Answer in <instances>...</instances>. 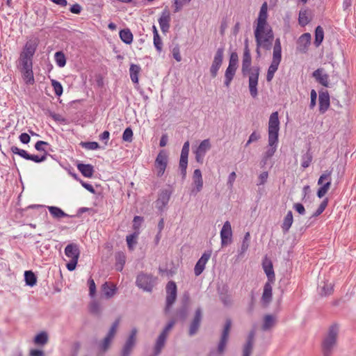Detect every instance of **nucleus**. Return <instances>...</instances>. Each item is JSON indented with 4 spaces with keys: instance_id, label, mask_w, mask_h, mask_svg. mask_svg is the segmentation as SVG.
I'll list each match as a JSON object with an SVG mask.
<instances>
[{
    "instance_id": "obj_51",
    "label": "nucleus",
    "mask_w": 356,
    "mask_h": 356,
    "mask_svg": "<svg viewBox=\"0 0 356 356\" xmlns=\"http://www.w3.org/2000/svg\"><path fill=\"white\" fill-rule=\"evenodd\" d=\"M299 24L304 26L309 22V19L307 16V12L306 10H300L298 16Z\"/></svg>"
},
{
    "instance_id": "obj_40",
    "label": "nucleus",
    "mask_w": 356,
    "mask_h": 356,
    "mask_svg": "<svg viewBox=\"0 0 356 356\" xmlns=\"http://www.w3.org/2000/svg\"><path fill=\"white\" fill-rule=\"evenodd\" d=\"M120 38L125 44H130L133 41V34L129 29H122L119 33Z\"/></svg>"
},
{
    "instance_id": "obj_11",
    "label": "nucleus",
    "mask_w": 356,
    "mask_h": 356,
    "mask_svg": "<svg viewBox=\"0 0 356 356\" xmlns=\"http://www.w3.org/2000/svg\"><path fill=\"white\" fill-rule=\"evenodd\" d=\"M165 313H168L177 298V285L175 282L170 281L166 285Z\"/></svg>"
},
{
    "instance_id": "obj_18",
    "label": "nucleus",
    "mask_w": 356,
    "mask_h": 356,
    "mask_svg": "<svg viewBox=\"0 0 356 356\" xmlns=\"http://www.w3.org/2000/svg\"><path fill=\"white\" fill-rule=\"evenodd\" d=\"M211 145L209 139L203 140L196 149L194 151L195 160L200 163H202L206 153L211 149Z\"/></svg>"
},
{
    "instance_id": "obj_35",
    "label": "nucleus",
    "mask_w": 356,
    "mask_h": 356,
    "mask_svg": "<svg viewBox=\"0 0 356 356\" xmlns=\"http://www.w3.org/2000/svg\"><path fill=\"white\" fill-rule=\"evenodd\" d=\"M48 210L50 214L54 218L60 219L65 217H68L69 215L65 213L60 208L54 207V206H49Z\"/></svg>"
},
{
    "instance_id": "obj_33",
    "label": "nucleus",
    "mask_w": 356,
    "mask_h": 356,
    "mask_svg": "<svg viewBox=\"0 0 356 356\" xmlns=\"http://www.w3.org/2000/svg\"><path fill=\"white\" fill-rule=\"evenodd\" d=\"M237 68L234 67H229L228 66L225 70V81H224V85L226 87H229L231 82L232 81L236 72Z\"/></svg>"
},
{
    "instance_id": "obj_14",
    "label": "nucleus",
    "mask_w": 356,
    "mask_h": 356,
    "mask_svg": "<svg viewBox=\"0 0 356 356\" xmlns=\"http://www.w3.org/2000/svg\"><path fill=\"white\" fill-rule=\"evenodd\" d=\"M224 49L220 47L217 49L212 64L210 67V74L212 78H215L220 68L223 61Z\"/></svg>"
},
{
    "instance_id": "obj_58",
    "label": "nucleus",
    "mask_w": 356,
    "mask_h": 356,
    "mask_svg": "<svg viewBox=\"0 0 356 356\" xmlns=\"http://www.w3.org/2000/svg\"><path fill=\"white\" fill-rule=\"evenodd\" d=\"M143 221V217H140V216H136L134 218V220H133V228L135 231H138L140 232V227L141 226V224Z\"/></svg>"
},
{
    "instance_id": "obj_45",
    "label": "nucleus",
    "mask_w": 356,
    "mask_h": 356,
    "mask_svg": "<svg viewBox=\"0 0 356 356\" xmlns=\"http://www.w3.org/2000/svg\"><path fill=\"white\" fill-rule=\"evenodd\" d=\"M24 279L26 285L33 286L37 282V278L35 274L31 270H26L24 273Z\"/></svg>"
},
{
    "instance_id": "obj_44",
    "label": "nucleus",
    "mask_w": 356,
    "mask_h": 356,
    "mask_svg": "<svg viewBox=\"0 0 356 356\" xmlns=\"http://www.w3.org/2000/svg\"><path fill=\"white\" fill-rule=\"evenodd\" d=\"M324 38V31L321 26H318L315 29L314 44L318 47L323 42Z\"/></svg>"
},
{
    "instance_id": "obj_36",
    "label": "nucleus",
    "mask_w": 356,
    "mask_h": 356,
    "mask_svg": "<svg viewBox=\"0 0 356 356\" xmlns=\"http://www.w3.org/2000/svg\"><path fill=\"white\" fill-rule=\"evenodd\" d=\"M126 262V256L124 252H119L115 254V269L122 271Z\"/></svg>"
},
{
    "instance_id": "obj_52",
    "label": "nucleus",
    "mask_w": 356,
    "mask_h": 356,
    "mask_svg": "<svg viewBox=\"0 0 356 356\" xmlns=\"http://www.w3.org/2000/svg\"><path fill=\"white\" fill-rule=\"evenodd\" d=\"M328 204V200L327 198L324 199L321 204L318 206V209L315 211V212L313 213V217H317L320 216L325 209Z\"/></svg>"
},
{
    "instance_id": "obj_28",
    "label": "nucleus",
    "mask_w": 356,
    "mask_h": 356,
    "mask_svg": "<svg viewBox=\"0 0 356 356\" xmlns=\"http://www.w3.org/2000/svg\"><path fill=\"white\" fill-rule=\"evenodd\" d=\"M273 282H266L264 286V291L261 296V302L264 305H268L272 300L273 296Z\"/></svg>"
},
{
    "instance_id": "obj_46",
    "label": "nucleus",
    "mask_w": 356,
    "mask_h": 356,
    "mask_svg": "<svg viewBox=\"0 0 356 356\" xmlns=\"http://www.w3.org/2000/svg\"><path fill=\"white\" fill-rule=\"evenodd\" d=\"M312 154L311 153L310 150L308 149L306 153L302 154L301 158V166L303 168H307L309 166L312 161Z\"/></svg>"
},
{
    "instance_id": "obj_13",
    "label": "nucleus",
    "mask_w": 356,
    "mask_h": 356,
    "mask_svg": "<svg viewBox=\"0 0 356 356\" xmlns=\"http://www.w3.org/2000/svg\"><path fill=\"white\" fill-rule=\"evenodd\" d=\"M137 332L138 330L136 327L131 330L129 337L122 348L120 356H130L136 345Z\"/></svg>"
},
{
    "instance_id": "obj_24",
    "label": "nucleus",
    "mask_w": 356,
    "mask_h": 356,
    "mask_svg": "<svg viewBox=\"0 0 356 356\" xmlns=\"http://www.w3.org/2000/svg\"><path fill=\"white\" fill-rule=\"evenodd\" d=\"M202 318V309L201 308H197L195 310V316L190 324L189 327V335L193 336L199 330L200 323Z\"/></svg>"
},
{
    "instance_id": "obj_8",
    "label": "nucleus",
    "mask_w": 356,
    "mask_h": 356,
    "mask_svg": "<svg viewBox=\"0 0 356 356\" xmlns=\"http://www.w3.org/2000/svg\"><path fill=\"white\" fill-rule=\"evenodd\" d=\"M175 324V320H174V319L170 320L167 323V325L164 327L162 332L159 335V337L156 341L155 345H154L155 356H158L161 353L163 348L165 346L168 333L172 330V328L174 327Z\"/></svg>"
},
{
    "instance_id": "obj_1",
    "label": "nucleus",
    "mask_w": 356,
    "mask_h": 356,
    "mask_svg": "<svg viewBox=\"0 0 356 356\" xmlns=\"http://www.w3.org/2000/svg\"><path fill=\"white\" fill-rule=\"evenodd\" d=\"M38 44L39 39L38 38H32L27 40L19 54L17 62V67L22 74L23 80L27 85H33L35 83L33 60Z\"/></svg>"
},
{
    "instance_id": "obj_10",
    "label": "nucleus",
    "mask_w": 356,
    "mask_h": 356,
    "mask_svg": "<svg viewBox=\"0 0 356 356\" xmlns=\"http://www.w3.org/2000/svg\"><path fill=\"white\" fill-rule=\"evenodd\" d=\"M332 170H325L319 177L318 184L322 185L317 191V196L319 198L323 197L328 191L331 186Z\"/></svg>"
},
{
    "instance_id": "obj_5",
    "label": "nucleus",
    "mask_w": 356,
    "mask_h": 356,
    "mask_svg": "<svg viewBox=\"0 0 356 356\" xmlns=\"http://www.w3.org/2000/svg\"><path fill=\"white\" fill-rule=\"evenodd\" d=\"M256 46L262 47L264 50H270L273 47L274 33L271 27H267L262 30L254 31Z\"/></svg>"
},
{
    "instance_id": "obj_34",
    "label": "nucleus",
    "mask_w": 356,
    "mask_h": 356,
    "mask_svg": "<svg viewBox=\"0 0 356 356\" xmlns=\"http://www.w3.org/2000/svg\"><path fill=\"white\" fill-rule=\"evenodd\" d=\"M263 268L268 277V282H273L275 280V273L272 262L270 261L264 262Z\"/></svg>"
},
{
    "instance_id": "obj_19",
    "label": "nucleus",
    "mask_w": 356,
    "mask_h": 356,
    "mask_svg": "<svg viewBox=\"0 0 356 356\" xmlns=\"http://www.w3.org/2000/svg\"><path fill=\"white\" fill-rule=\"evenodd\" d=\"M193 188L191 191V195H197L203 188V179L202 172L200 169H195L193 175Z\"/></svg>"
},
{
    "instance_id": "obj_56",
    "label": "nucleus",
    "mask_w": 356,
    "mask_h": 356,
    "mask_svg": "<svg viewBox=\"0 0 356 356\" xmlns=\"http://www.w3.org/2000/svg\"><path fill=\"white\" fill-rule=\"evenodd\" d=\"M191 0H174V12L177 13L181 10L183 6L188 3Z\"/></svg>"
},
{
    "instance_id": "obj_50",
    "label": "nucleus",
    "mask_w": 356,
    "mask_h": 356,
    "mask_svg": "<svg viewBox=\"0 0 356 356\" xmlns=\"http://www.w3.org/2000/svg\"><path fill=\"white\" fill-rule=\"evenodd\" d=\"M51 83L56 95L60 97L63 94V91L61 83L55 79H51Z\"/></svg>"
},
{
    "instance_id": "obj_6",
    "label": "nucleus",
    "mask_w": 356,
    "mask_h": 356,
    "mask_svg": "<svg viewBox=\"0 0 356 356\" xmlns=\"http://www.w3.org/2000/svg\"><path fill=\"white\" fill-rule=\"evenodd\" d=\"M273 49V59L270 66L268 67L266 74V81L268 82L273 80L275 73L277 72L282 60V45L280 38H276Z\"/></svg>"
},
{
    "instance_id": "obj_2",
    "label": "nucleus",
    "mask_w": 356,
    "mask_h": 356,
    "mask_svg": "<svg viewBox=\"0 0 356 356\" xmlns=\"http://www.w3.org/2000/svg\"><path fill=\"white\" fill-rule=\"evenodd\" d=\"M252 58L248 47V40H245V47L242 60L241 72L243 76L248 74L249 90L250 95L255 98L258 95L257 85L260 69L259 67H251Z\"/></svg>"
},
{
    "instance_id": "obj_64",
    "label": "nucleus",
    "mask_w": 356,
    "mask_h": 356,
    "mask_svg": "<svg viewBox=\"0 0 356 356\" xmlns=\"http://www.w3.org/2000/svg\"><path fill=\"white\" fill-rule=\"evenodd\" d=\"M293 209L300 215H305L306 213L305 209L301 203H295Z\"/></svg>"
},
{
    "instance_id": "obj_43",
    "label": "nucleus",
    "mask_w": 356,
    "mask_h": 356,
    "mask_svg": "<svg viewBox=\"0 0 356 356\" xmlns=\"http://www.w3.org/2000/svg\"><path fill=\"white\" fill-rule=\"evenodd\" d=\"M275 319L273 316L268 314L264 316L262 330L264 331L270 330L275 325Z\"/></svg>"
},
{
    "instance_id": "obj_48",
    "label": "nucleus",
    "mask_w": 356,
    "mask_h": 356,
    "mask_svg": "<svg viewBox=\"0 0 356 356\" xmlns=\"http://www.w3.org/2000/svg\"><path fill=\"white\" fill-rule=\"evenodd\" d=\"M54 60L59 67H63L66 65V58L63 51H57L54 54Z\"/></svg>"
},
{
    "instance_id": "obj_60",
    "label": "nucleus",
    "mask_w": 356,
    "mask_h": 356,
    "mask_svg": "<svg viewBox=\"0 0 356 356\" xmlns=\"http://www.w3.org/2000/svg\"><path fill=\"white\" fill-rule=\"evenodd\" d=\"M261 138L260 134L257 131H253L250 136H249V138L248 141L246 142L245 146L248 147L250 143L257 141Z\"/></svg>"
},
{
    "instance_id": "obj_59",
    "label": "nucleus",
    "mask_w": 356,
    "mask_h": 356,
    "mask_svg": "<svg viewBox=\"0 0 356 356\" xmlns=\"http://www.w3.org/2000/svg\"><path fill=\"white\" fill-rule=\"evenodd\" d=\"M88 284L89 287V296L93 298L96 293V285L94 280L90 277L88 281Z\"/></svg>"
},
{
    "instance_id": "obj_55",
    "label": "nucleus",
    "mask_w": 356,
    "mask_h": 356,
    "mask_svg": "<svg viewBox=\"0 0 356 356\" xmlns=\"http://www.w3.org/2000/svg\"><path fill=\"white\" fill-rule=\"evenodd\" d=\"M238 56L236 52H232L229 56V67L238 68Z\"/></svg>"
},
{
    "instance_id": "obj_15",
    "label": "nucleus",
    "mask_w": 356,
    "mask_h": 356,
    "mask_svg": "<svg viewBox=\"0 0 356 356\" xmlns=\"http://www.w3.org/2000/svg\"><path fill=\"white\" fill-rule=\"evenodd\" d=\"M221 239V246L225 247L232 243V229L231 223L227 220L224 222L220 232Z\"/></svg>"
},
{
    "instance_id": "obj_53",
    "label": "nucleus",
    "mask_w": 356,
    "mask_h": 356,
    "mask_svg": "<svg viewBox=\"0 0 356 356\" xmlns=\"http://www.w3.org/2000/svg\"><path fill=\"white\" fill-rule=\"evenodd\" d=\"M81 145L82 147L89 149V150H95L99 148V145L98 143L92 141V142H81Z\"/></svg>"
},
{
    "instance_id": "obj_3",
    "label": "nucleus",
    "mask_w": 356,
    "mask_h": 356,
    "mask_svg": "<svg viewBox=\"0 0 356 356\" xmlns=\"http://www.w3.org/2000/svg\"><path fill=\"white\" fill-rule=\"evenodd\" d=\"M280 131V120L278 112L275 111L270 114L268 121V149L264 153L263 160L264 163L271 158L276 152L278 144V136Z\"/></svg>"
},
{
    "instance_id": "obj_21",
    "label": "nucleus",
    "mask_w": 356,
    "mask_h": 356,
    "mask_svg": "<svg viewBox=\"0 0 356 356\" xmlns=\"http://www.w3.org/2000/svg\"><path fill=\"white\" fill-rule=\"evenodd\" d=\"M231 325L232 321L230 319H227L221 335L220 341L218 346V352L219 354H222L225 350L228 340Z\"/></svg>"
},
{
    "instance_id": "obj_57",
    "label": "nucleus",
    "mask_w": 356,
    "mask_h": 356,
    "mask_svg": "<svg viewBox=\"0 0 356 356\" xmlns=\"http://www.w3.org/2000/svg\"><path fill=\"white\" fill-rule=\"evenodd\" d=\"M47 153L42 156L31 154L29 161H32L37 163H42L47 159Z\"/></svg>"
},
{
    "instance_id": "obj_38",
    "label": "nucleus",
    "mask_w": 356,
    "mask_h": 356,
    "mask_svg": "<svg viewBox=\"0 0 356 356\" xmlns=\"http://www.w3.org/2000/svg\"><path fill=\"white\" fill-rule=\"evenodd\" d=\"M140 71V67L138 65L131 64L129 67V74L131 80L134 83H138V74Z\"/></svg>"
},
{
    "instance_id": "obj_23",
    "label": "nucleus",
    "mask_w": 356,
    "mask_h": 356,
    "mask_svg": "<svg viewBox=\"0 0 356 356\" xmlns=\"http://www.w3.org/2000/svg\"><path fill=\"white\" fill-rule=\"evenodd\" d=\"M211 255V251L208 250L204 252L199 260L197 261L195 268H194V273L196 276H199L202 274L205 268V266L210 259Z\"/></svg>"
},
{
    "instance_id": "obj_54",
    "label": "nucleus",
    "mask_w": 356,
    "mask_h": 356,
    "mask_svg": "<svg viewBox=\"0 0 356 356\" xmlns=\"http://www.w3.org/2000/svg\"><path fill=\"white\" fill-rule=\"evenodd\" d=\"M133 131L131 127H127L123 132L122 140L125 142L131 143L133 140Z\"/></svg>"
},
{
    "instance_id": "obj_37",
    "label": "nucleus",
    "mask_w": 356,
    "mask_h": 356,
    "mask_svg": "<svg viewBox=\"0 0 356 356\" xmlns=\"http://www.w3.org/2000/svg\"><path fill=\"white\" fill-rule=\"evenodd\" d=\"M250 232H246L243 236L241 247L238 251L240 256H242L248 250L250 246Z\"/></svg>"
},
{
    "instance_id": "obj_32",
    "label": "nucleus",
    "mask_w": 356,
    "mask_h": 356,
    "mask_svg": "<svg viewBox=\"0 0 356 356\" xmlns=\"http://www.w3.org/2000/svg\"><path fill=\"white\" fill-rule=\"evenodd\" d=\"M77 168L85 177L91 178L93 176L94 167L90 164L79 163Z\"/></svg>"
},
{
    "instance_id": "obj_39",
    "label": "nucleus",
    "mask_w": 356,
    "mask_h": 356,
    "mask_svg": "<svg viewBox=\"0 0 356 356\" xmlns=\"http://www.w3.org/2000/svg\"><path fill=\"white\" fill-rule=\"evenodd\" d=\"M319 293L321 296H327L332 293L334 291V285L332 283L325 282L323 283V286L319 285Z\"/></svg>"
},
{
    "instance_id": "obj_62",
    "label": "nucleus",
    "mask_w": 356,
    "mask_h": 356,
    "mask_svg": "<svg viewBox=\"0 0 356 356\" xmlns=\"http://www.w3.org/2000/svg\"><path fill=\"white\" fill-rule=\"evenodd\" d=\"M90 310L93 314H99L100 313V305L98 302L92 301L90 305Z\"/></svg>"
},
{
    "instance_id": "obj_20",
    "label": "nucleus",
    "mask_w": 356,
    "mask_h": 356,
    "mask_svg": "<svg viewBox=\"0 0 356 356\" xmlns=\"http://www.w3.org/2000/svg\"><path fill=\"white\" fill-rule=\"evenodd\" d=\"M268 17V6L267 3L264 2L259 10V16L257 18V26L254 29L262 30L270 27L267 23Z\"/></svg>"
},
{
    "instance_id": "obj_63",
    "label": "nucleus",
    "mask_w": 356,
    "mask_h": 356,
    "mask_svg": "<svg viewBox=\"0 0 356 356\" xmlns=\"http://www.w3.org/2000/svg\"><path fill=\"white\" fill-rule=\"evenodd\" d=\"M110 137V133L108 131H103L99 136V138L100 140L104 142V143L106 145L108 144V141Z\"/></svg>"
},
{
    "instance_id": "obj_16",
    "label": "nucleus",
    "mask_w": 356,
    "mask_h": 356,
    "mask_svg": "<svg viewBox=\"0 0 356 356\" xmlns=\"http://www.w3.org/2000/svg\"><path fill=\"white\" fill-rule=\"evenodd\" d=\"M189 141H186L181 149V156L179 159V168L182 178L185 179L186 176V169L188 166V157L189 154Z\"/></svg>"
},
{
    "instance_id": "obj_27",
    "label": "nucleus",
    "mask_w": 356,
    "mask_h": 356,
    "mask_svg": "<svg viewBox=\"0 0 356 356\" xmlns=\"http://www.w3.org/2000/svg\"><path fill=\"white\" fill-rule=\"evenodd\" d=\"M319 112L322 114L325 113L330 107V95L327 91L319 92Z\"/></svg>"
},
{
    "instance_id": "obj_12",
    "label": "nucleus",
    "mask_w": 356,
    "mask_h": 356,
    "mask_svg": "<svg viewBox=\"0 0 356 356\" xmlns=\"http://www.w3.org/2000/svg\"><path fill=\"white\" fill-rule=\"evenodd\" d=\"M154 279L151 275L139 274L136 277V284L138 287L145 291H152L154 286Z\"/></svg>"
},
{
    "instance_id": "obj_25",
    "label": "nucleus",
    "mask_w": 356,
    "mask_h": 356,
    "mask_svg": "<svg viewBox=\"0 0 356 356\" xmlns=\"http://www.w3.org/2000/svg\"><path fill=\"white\" fill-rule=\"evenodd\" d=\"M311 44V35L309 33H303L300 36L297 42V51L306 53Z\"/></svg>"
},
{
    "instance_id": "obj_31",
    "label": "nucleus",
    "mask_w": 356,
    "mask_h": 356,
    "mask_svg": "<svg viewBox=\"0 0 356 356\" xmlns=\"http://www.w3.org/2000/svg\"><path fill=\"white\" fill-rule=\"evenodd\" d=\"M102 290L106 298L108 299L114 296L117 291V287L112 283L105 282L102 286Z\"/></svg>"
},
{
    "instance_id": "obj_22",
    "label": "nucleus",
    "mask_w": 356,
    "mask_h": 356,
    "mask_svg": "<svg viewBox=\"0 0 356 356\" xmlns=\"http://www.w3.org/2000/svg\"><path fill=\"white\" fill-rule=\"evenodd\" d=\"M171 195L172 191L170 189H163L160 192L159 194V197L156 201V207L159 211H163V209L168 204Z\"/></svg>"
},
{
    "instance_id": "obj_17",
    "label": "nucleus",
    "mask_w": 356,
    "mask_h": 356,
    "mask_svg": "<svg viewBox=\"0 0 356 356\" xmlns=\"http://www.w3.org/2000/svg\"><path fill=\"white\" fill-rule=\"evenodd\" d=\"M120 324V318L116 319L112 324L107 335L104 339L102 343L99 345V348L102 351H106L109 348L113 339L117 331V328Z\"/></svg>"
},
{
    "instance_id": "obj_9",
    "label": "nucleus",
    "mask_w": 356,
    "mask_h": 356,
    "mask_svg": "<svg viewBox=\"0 0 356 356\" xmlns=\"http://www.w3.org/2000/svg\"><path fill=\"white\" fill-rule=\"evenodd\" d=\"M168 162V155L165 149L159 151L154 162V166L156 170L158 177H162L165 171Z\"/></svg>"
},
{
    "instance_id": "obj_30",
    "label": "nucleus",
    "mask_w": 356,
    "mask_h": 356,
    "mask_svg": "<svg viewBox=\"0 0 356 356\" xmlns=\"http://www.w3.org/2000/svg\"><path fill=\"white\" fill-rule=\"evenodd\" d=\"M254 335L255 331L254 330H251L248 336L246 343L243 347V356H250L252 351Z\"/></svg>"
},
{
    "instance_id": "obj_49",
    "label": "nucleus",
    "mask_w": 356,
    "mask_h": 356,
    "mask_svg": "<svg viewBox=\"0 0 356 356\" xmlns=\"http://www.w3.org/2000/svg\"><path fill=\"white\" fill-rule=\"evenodd\" d=\"M10 151L12 152V153H13L14 154H17L19 155V156H21L22 158L26 159V160H29V157H30V154H29L26 150L24 149H19L16 146H12L10 147Z\"/></svg>"
},
{
    "instance_id": "obj_29",
    "label": "nucleus",
    "mask_w": 356,
    "mask_h": 356,
    "mask_svg": "<svg viewBox=\"0 0 356 356\" xmlns=\"http://www.w3.org/2000/svg\"><path fill=\"white\" fill-rule=\"evenodd\" d=\"M312 75L316 79V80L322 86L325 87H328L329 76L328 74L323 73V70L322 68H318L316 70H315L313 72Z\"/></svg>"
},
{
    "instance_id": "obj_47",
    "label": "nucleus",
    "mask_w": 356,
    "mask_h": 356,
    "mask_svg": "<svg viewBox=\"0 0 356 356\" xmlns=\"http://www.w3.org/2000/svg\"><path fill=\"white\" fill-rule=\"evenodd\" d=\"M48 341V334L46 332H41L34 338V343L37 345L44 346Z\"/></svg>"
},
{
    "instance_id": "obj_4",
    "label": "nucleus",
    "mask_w": 356,
    "mask_h": 356,
    "mask_svg": "<svg viewBox=\"0 0 356 356\" xmlns=\"http://www.w3.org/2000/svg\"><path fill=\"white\" fill-rule=\"evenodd\" d=\"M339 330V326L337 324H333L329 327L321 344L323 356L332 355L337 344Z\"/></svg>"
},
{
    "instance_id": "obj_42",
    "label": "nucleus",
    "mask_w": 356,
    "mask_h": 356,
    "mask_svg": "<svg viewBox=\"0 0 356 356\" xmlns=\"http://www.w3.org/2000/svg\"><path fill=\"white\" fill-rule=\"evenodd\" d=\"M140 232L134 231V233L127 236L126 241L127 243V246L130 250H134V245L137 243V238Z\"/></svg>"
},
{
    "instance_id": "obj_41",
    "label": "nucleus",
    "mask_w": 356,
    "mask_h": 356,
    "mask_svg": "<svg viewBox=\"0 0 356 356\" xmlns=\"http://www.w3.org/2000/svg\"><path fill=\"white\" fill-rule=\"evenodd\" d=\"M293 223V213L291 211H289L284 218L283 223L282 225V230L284 233L287 232Z\"/></svg>"
},
{
    "instance_id": "obj_26",
    "label": "nucleus",
    "mask_w": 356,
    "mask_h": 356,
    "mask_svg": "<svg viewBox=\"0 0 356 356\" xmlns=\"http://www.w3.org/2000/svg\"><path fill=\"white\" fill-rule=\"evenodd\" d=\"M170 20L171 17L169 11L167 9H164L158 20L163 33H167L169 31Z\"/></svg>"
},
{
    "instance_id": "obj_7",
    "label": "nucleus",
    "mask_w": 356,
    "mask_h": 356,
    "mask_svg": "<svg viewBox=\"0 0 356 356\" xmlns=\"http://www.w3.org/2000/svg\"><path fill=\"white\" fill-rule=\"evenodd\" d=\"M65 254L70 259V261L66 265L67 270L70 271L74 270L76 268L80 255L79 245L76 243L68 244L65 248Z\"/></svg>"
},
{
    "instance_id": "obj_61",
    "label": "nucleus",
    "mask_w": 356,
    "mask_h": 356,
    "mask_svg": "<svg viewBox=\"0 0 356 356\" xmlns=\"http://www.w3.org/2000/svg\"><path fill=\"white\" fill-rule=\"evenodd\" d=\"M154 45L159 52L162 50L163 43L159 33H155L154 37Z\"/></svg>"
}]
</instances>
